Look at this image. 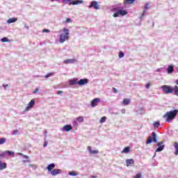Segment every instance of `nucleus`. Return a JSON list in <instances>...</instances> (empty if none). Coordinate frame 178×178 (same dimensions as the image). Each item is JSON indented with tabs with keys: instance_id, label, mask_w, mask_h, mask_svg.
I'll list each match as a JSON object with an SVG mask.
<instances>
[{
	"instance_id": "1",
	"label": "nucleus",
	"mask_w": 178,
	"mask_h": 178,
	"mask_svg": "<svg viewBox=\"0 0 178 178\" xmlns=\"http://www.w3.org/2000/svg\"><path fill=\"white\" fill-rule=\"evenodd\" d=\"M177 111L178 110H174L167 112L163 115V118L165 119V122L172 123V121L174 120V119H176V116H177Z\"/></svg>"
},
{
	"instance_id": "2",
	"label": "nucleus",
	"mask_w": 178,
	"mask_h": 178,
	"mask_svg": "<svg viewBox=\"0 0 178 178\" xmlns=\"http://www.w3.org/2000/svg\"><path fill=\"white\" fill-rule=\"evenodd\" d=\"M63 33H61L59 35V42H60L61 44H63V42H65V41H67V40H69V35H70V33H69V29H66V28H63Z\"/></svg>"
},
{
	"instance_id": "3",
	"label": "nucleus",
	"mask_w": 178,
	"mask_h": 178,
	"mask_svg": "<svg viewBox=\"0 0 178 178\" xmlns=\"http://www.w3.org/2000/svg\"><path fill=\"white\" fill-rule=\"evenodd\" d=\"M161 90H163L164 94H172L176 91V86L172 88L170 86L164 85L161 86Z\"/></svg>"
},
{
	"instance_id": "4",
	"label": "nucleus",
	"mask_w": 178,
	"mask_h": 178,
	"mask_svg": "<svg viewBox=\"0 0 178 178\" xmlns=\"http://www.w3.org/2000/svg\"><path fill=\"white\" fill-rule=\"evenodd\" d=\"M158 143L156 140V133L152 132V136H149V138L146 141V144H151V143Z\"/></svg>"
},
{
	"instance_id": "5",
	"label": "nucleus",
	"mask_w": 178,
	"mask_h": 178,
	"mask_svg": "<svg viewBox=\"0 0 178 178\" xmlns=\"http://www.w3.org/2000/svg\"><path fill=\"white\" fill-rule=\"evenodd\" d=\"M157 147H159L156 149V152H161V151H163L165 148V145H163V141H161L157 144Z\"/></svg>"
},
{
	"instance_id": "6",
	"label": "nucleus",
	"mask_w": 178,
	"mask_h": 178,
	"mask_svg": "<svg viewBox=\"0 0 178 178\" xmlns=\"http://www.w3.org/2000/svg\"><path fill=\"white\" fill-rule=\"evenodd\" d=\"M89 8L91 9V8H94V9H96V10H98L99 9V5H98V2L96 1H92L90 5L89 6Z\"/></svg>"
},
{
	"instance_id": "7",
	"label": "nucleus",
	"mask_w": 178,
	"mask_h": 178,
	"mask_svg": "<svg viewBox=\"0 0 178 178\" xmlns=\"http://www.w3.org/2000/svg\"><path fill=\"white\" fill-rule=\"evenodd\" d=\"M144 10L140 16V19H143V17L144 16H145V13H147V11L146 10H148V9H149V3H146L145 6H144Z\"/></svg>"
},
{
	"instance_id": "8",
	"label": "nucleus",
	"mask_w": 178,
	"mask_h": 178,
	"mask_svg": "<svg viewBox=\"0 0 178 178\" xmlns=\"http://www.w3.org/2000/svg\"><path fill=\"white\" fill-rule=\"evenodd\" d=\"M77 84H78V86H86V84H88V79H80L77 82Z\"/></svg>"
},
{
	"instance_id": "9",
	"label": "nucleus",
	"mask_w": 178,
	"mask_h": 178,
	"mask_svg": "<svg viewBox=\"0 0 178 178\" xmlns=\"http://www.w3.org/2000/svg\"><path fill=\"white\" fill-rule=\"evenodd\" d=\"M35 105V100L31 99V102L28 104V106L26 107L25 111H29L30 108H33Z\"/></svg>"
},
{
	"instance_id": "10",
	"label": "nucleus",
	"mask_w": 178,
	"mask_h": 178,
	"mask_svg": "<svg viewBox=\"0 0 178 178\" xmlns=\"http://www.w3.org/2000/svg\"><path fill=\"white\" fill-rule=\"evenodd\" d=\"M60 173H62V170L60 169H54L51 171L52 176H56V175H60Z\"/></svg>"
},
{
	"instance_id": "11",
	"label": "nucleus",
	"mask_w": 178,
	"mask_h": 178,
	"mask_svg": "<svg viewBox=\"0 0 178 178\" xmlns=\"http://www.w3.org/2000/svg\"><path fill=\"white\" fill-rule=\"evenodd\" d=\"M101 99L99 98H95L92 102H91V107L94 108L98 105V102H99Z\"/></svg>"
},
{
	"instance_id": "12",
	"label": "nucleus",
	"mask_w": 178,
	"mask_h": 178,
	"mask_svg": "<svg viewBox=\"0 0 178 178\" xmlns=\"http://www.w3.org/2000/svg\"><path fill=\"white\" fill-rule=\"evenodd\" d=\"M73 127L72 125H65L62 128V131H70V130H72Z\"/></svg>"
},
{
	"instance_id": "13",
	"label": "nucleus",
	"mask_w": 178,
	"mask_h": 178,
	"mask_svg": "<svg viewBox=\"0 0 178 178\" xmlns=\"http://www.w3.org/2000/svg\"><path fill=\"white\" fill-rule=\"evenodd\" d=\"M88 151H89V152L91 155H95V154H99V151L92 150V149H91V146L88 147Z\"/></svg>"
},
{
	"instance_id": "14",
	"label": "nucleus",
	"mask_w": 178,
	"mask_h": 178,
	"mask_svg": "<svg viewBox=\"0 0 178 178\" xmlns=\"http://www.w3.org/2000/svg\"><path fill=\"white\" fill-rule=\"evenodd\" d=\"M173 72H175V67H173V65H169L167 68V73H168V74H170L171 73H173Z\"/></svg>"
},
{
	"instance_id": "15",
	"label": "nucleus",
	"mask_w": 178,
	"mask_h": 178,
	"mask_svg": "<svg viewBox=\"0 0 178 178\" xmlns=\"http://www.w3.org/2000/svg\"><path fill=\"white\" fill-rule=\"evenodd\" d=\"M126 163H127V168H129V166H131V165H134V160L128 159L126 160Z\"/></svg>"
},
{
	"instance_id": "16",
	"label": "nucleus",
	"mask_w": 178,
	"mask_h": 178,
	"mask_svg": "<svg viewBox=\"0 0 178 178\" xmlns=\"http://www.w3.org/2000/svg\"><path fill=\"white\" fill-rule=\"evenodd\" d=\"M74 62H76V60L74 58H70L63 61L66 65H67V63H74Z\"/></svg>"
},
{
	"instance_id": "17",
	"label": "nucleus",
	"mask_w": 178,
	"mask_h": 178,
	"mask_svg": "<svg viewBox=\"0 0 178 178\" xmlns=\"http://www.w3.org/2000/svg\"><path fill=\"white\" fill-rule=\"evenodd\" d=\"M6 163H2L0 160V170H3V169H6Z\"/></svg>"
},
{
	"instance_id": "18",
	"label": "nucleus",
	"mask_w": 178,
	"mask_h": 178,
	"mask_svg": "<svg viewBox=\"0 0 178 178\" xmlns=\"http://www.w3.org/2000/svg\"><path fill=\"white\" fill-rule=\"evenodd\" d=\"M83 0H78V1H72L70 5H79L80 3H83Z\"/></svg>"
},
{
	"instance_id": "19",
	"label": "nucleus",
	"mask_w": 178,
	"mask_h": 178,
	"mask_svg": "<svg viewBox=\"0 0 178 178\" xmlns=\"http://www.w3.org/2000/svg\"><path fill=\"white\" fill-rule=\"evenodd\" d=\"M54 168H55V163H51L47 167V169L49 172H52Z\"/></svg>"
},
{
	"instance_id": "20",
	"label": "nucleus",
	"mask_w": 178,
	"mask_h": 178,
	"mask_svg": "<svg viewBox=\"0 0 178 178\" xmlns=\"http://www.w3.org/2000/svg\"><path fill=\"white\" fill-rule=\"evenodd\" d=\"M77 81H78L77 79H70V86H74V85L77 84V83L79 82Z\"/></svg>"
},
{
	"instance_id": "21",
	"label": "nucleus",
	"mask_w": 178,
	"mask_h": 178,
	"mask_svg": "<svg viewBox=\"0 0 178 178\" xmlns=\"http://www.w3.org/2000/svg\"><path fill=\"white\" fill-rule=\"evenodd\" d=\"M130 152V147H126L121 152L122 154H127Z\"/></svg>"
},
{
	"instance_id": "22",
	"label": "nucleus",
	"mask_w": 178,
	"mask_h": 178,
	"mask_svg": "<svg viewBox=\"0 0 178 178\" xmlns=\"http://www.w3.org/2000/svg\"><path fill=\"white\" fill-rule=\"evenodd\" d=\"M118 13L121 16H126V15H127V11L123 10H118Z\"/></svg>"
},
{
	"instance_id": "23",
	"label": "nucleus",
	"mask_w": 178,
	"mask_h": 178,
	"mask_svg": "<svg viewBox=\"0 0 178 178\" xmlns=\"http://www.w3.org/2000/svg\"><path fill=\"white\" fill-rule=\"evenodd\" d=\"M15 22H17V18H10L8 21L7 23L8 24H10L11 23H15Z\"/></svg>"
},
{
	"instance_id": "24",
	"label": "nucleus",
	"mask_w": 178,
	"mask_h": 178,
	"mask_svg": "<svg viewBox=\"0 0 178 178\" xmlns=\"http://www.w3.org/2000/svg\"><path fill=\"white\" fill-rule=\"evenodd\" d=\"M174 147L175 149V155H178V143L177 142L175 143Z\"/></svg>"
},
{
	"instance_id": "25",
	"label": "nucleus",
	"mask_w": 178,
	"mask_h": 178,
	"mask_svg": "<svg viewBox=\"0 0 178 178\" xmlns=\"http://www.w3.org/2000/svg\"><path fill=\"white\" fill-rule=\"evenodd\" d=\"M130 104V99H124L122 102V105H129Z\"/></svg>"
},
{
	"instance_id": "26",
	"label": "nucleus",
	"mask_w": 178,
	"mask_h": 178,
	"mask_svg": "<svg viewBox=\"0 0 178 178\" xmlns=\"http://www.w3.org/2000/svg\"><path fill=\"white\" fill-rule=\"evenodd\" d=\"M134 0H124V5H131V3H134Z\"/></svg>"
},
{
	"instance_id": "27",
	"label": "nucleus",
	"mask_w": 178,
	"mask_h": 178,
	"mask_svg": "<svg viewBox=\"0 0 178 178\" xmlns=\"http://www.w3.org/2000/svg\"><path fill=\"white\" fill-rule=\"evenodd\" d=\"M154 128V129H158V127H159V126H161V122H159V121L155 122L153 124Z\"/></svg>"
},
{
	"instance_id": "28",
	"label": "nucleus",
	"mask_w": 178,
	"mask_h": 178,
	"mask_svg": "<svg viewBox=\"0 0 178 178\" xmlns=\"http://www.w3.org/2000/svg\"><path fill=\"white\" fill-rule=\"evenodd\" d=\"M77 122H79V123H81L83 122H84V118L79 116L76 118Z\"/></svg>"
},
{
	"instance_id": "29",
	"label": "nucleus",
	"mask_w": 178,
	"mask_h": 178,
	"mask_svg": "<svg viewBox=\"0 0 178 178\" xmlns=\"http://www.w3.org/2000/svg\"><path fill=\"white\" fill-rule=\"evenodd\" d=\"M6 143V138H0V145H2V144H5Z\"/></svg>"
},
{
	"instance_id": "30",
	"label": "nucleus",
	"mask_w": 178,
	"mask_h": 178,
	"mask_svg": "<svg viewBox=\"0 0 178 178\" xmlns=\"http://www.w3.org/2000/svg\"><path fill=\"white\" fill-rule=\"evenodd\" d=\"M6 156L8 155V156H12V155H15V152H10V151H6Z\"/></svg>"
},
{
	"instance_id": "31",
	"label": "nucleus",
	"mask_w": 178,
	"mask_h": 178,
	"mask_svg": "<svg viewBox=\"0 0 178 178\" xmlns=\"http://www.w3.org/2000/svg\"><path fill=\"white\" fill-rule=\"evenodd\" d=\"M68 175H69L70 176H77V175H79V173H76L74 171H72V172H70L68 173Z\"/></svg>"
},
{
	"instance_id": "32",
	"label": "nucleus",
	"mask_w": 178,
	"mask_h": 178,
	"mask_svg": "<svg viewBox=\"0 0 178 178\" xmlns=\"http://www.w3.org/2000/svg\"><path fill=\"white\" fill-rule=\"evenodd\" d=\"M1 42H9V39L8 38H3L1 39Z\"/></svg>"
},
{
	"instance_id": "33",
	"label": "nucleus",
	"mask_w": 178,
	"mask_h": 178,
	"mask_svg": "<svg viewBox=\"0 0 178 178\" xmlns=\"http://www.w3.org/2000/svg\"><path fill=\"white\" fill-rule=\"evenodd\" d=\"M104 122H106V117H102L100 120H99V123H104Z\"/></svg>"
},
{
	"instance_id": "34",
	"label": "nucleus",
	"mask_w": 178,
	"mask_h": 178,
	"mask_svg": "<svg viewBox=\"0 0 178 178\" xmlns=\"http://www.w3.org/2000/svg\"><path fill=\"white\" fill-rule=\"evenodd\" d=\"M54 72H50L44 76L45 79H48V77H51V76H54Z\"/></svg>"
},
{
	"instance_id": "35",
	"label": "nucleus",
	"mask_w": 178,
	"mask_h": 178,
	"mask_svg": "<svg viewBox=\"0 0 178 178\" xmlns=\"http://www.w3.org/2000/svg\"><path fill=\"white\" fill-rule=\"evenodd\" d=\"M6 156V152H3L0 154V158H5Z\"/></svg>"
},
{
	"instance_id": "36",
	"label": "nucleus",
	"mask_w": 178,
	"mask_h": 178,
	"mask_svg": "<svg viewBox=\"0 0 178 178\" xmlns=\"http://www.w3.org/2000/svg\"><path fill=\"white\" fill-rule=\"evenodd\" d=\"M175 95H177V97H178V86H175Z\"/></svg>"
},
{
	"instance_id": "37",
	"label": "nucleus",
	"mask_w": 178,
	"mask_h": 178,
	"mask_svg": "<svg viewBox=\"0 0 178 178\" xmlns=\"http://www.w3.org/2000/svg\"><path fill=\"white\" fill-rule=\"evenodd\" d=\"M123 56H124V53H123V51H120L119 58H123Z\"/></svg>"
},
{
	"instance_id": "38",
	"label": "nucleus",
	"mask_w": 178,
	"mask_h": 178,
	"mask_svg": "<svg viewBox=\"0 0 178 178\" xmlns=\"http://www.w3.org/2000/svg\"><path fill=\"white\" fill-rule=\"evenodd\" d=\"M119 11H118L117 13H114L113 14V17H119Z\"/></svg>"
},
{
	"instance_id": "39",
	"label": "nucleus",
	"mask_w": 178,
	"mask_h": 178,
	"mask_svg": "<svg viewBox=\"0 0 178 178\" xmlns=\"http://www.w3.org/2000/svg\"><path fill=\"white\" fill-rule=\"evenodd\" d=\"M29 168H32V169H36L37 168V165H33V164H30Z\"/></svg>"
},
{
	"instance_id": "40",
	"label": "nucleus",
	"mask_w": 178,
	"mask_h": 178,
	"mask_svg": "<svg viewBox=\"0 0 178 178\" xmlns=\"http://www.w3.org/2000/svg\"><path fill=\"white\" fill-rule=\"evenodd\" d=\"M145 88L147 90H149V88H151V84L149 83H147L146 86H145Z\"/></svg>"
},
{
	"instance_id": "41",
	"label": "nucleus",
	"mask_w": 178,
	"mask_h": 178,
	"mask_svg": "<svg viewBox=\"0 0 178 178\" xmlns=\"http://www.w3.org/2000/svg\"><path fill=\"white\" fill-rule=\"evenodd\" d=\"M51 31L49 29H43L42 33H50Z\"/></svg>"
},
{
	"instance_id": "42",
	"label": "nucleus",
	"mask_w": 178,
	"mask_h": 178,
	"mask_svg": "<svg viewBox=\"0 0 178 178\" xmlns=\"http://www.w3.org/2000/svg\"><path fill=\"white\" fill-rule=\"evenodd\" d=\"M17 133H19V131H18V130H15V131H13V134L14 136H16V134H17Z\"/></svg>"
},
{
	"instance_id": "43",
	"label": "nucleus",
	"mask_w": 178,
	"mask_h": 178,
	"mask_svg": "<svg viewBox=\"0 0 178 178\" xmlns=\"http://www.w3.org/2000/svg\"><path fill=\"white\" fill-rule=\"evenodd\" d=\"M39 90L40 89L38 88H36L35 91H33V94H37Z\"/></svg>"
},
{
	"instance_id": "44",
	"label": "nucleus",
	"mask_w": 178,
	"mask_h": 178,
	"mask_svg": "<svg viewBox=\"0 0 178 178\" xmlns=\"http://www.w3.org/2000/svg\"><path fill=\"white\" fill-rule=\"evenodd\" d=\"M65 22L66 23H70L72 22V19H70V18H67Z\"/></svg>"
},
{
	"instance_id": "45",
	"label": "nucleus",
	"mask_w": 178,
	"mask_h": 178,
	"mask_svg": "<svg viewBox=\"0 0 178 178\" xmlns=\"http://www.w3.org/2000/svg\"><path fill=\"white\" fill-rule=\"evenodd\" d=\"M134 178H141V174H137Z\"/></svg>"
},
{
	"instance_id": "46",
	"label": "nucleus",
	"mask_w": 178,
	"mask_h": 178,
	"mask_svg": "<svg viewBox=\"0 0 178 178\" xmlns=\"http://www.w3.org/2000/svg\"><path fill=\"white\" fill-rule=\"evenodd\" d=\"M113 92H115V94L118 93V89H116L115 88H113Z\"/></svg>"
},
{
	"instance_id": "47",
	"label": "nucleus",
	"mask_w": 178,
	"mask_h": 178,
	"mask_svg": "<svg viewBox=\"0 0 178 178\" xmlns=\"http://www.w3.org/2000/svg\"><path fill=\"white\" fill-rule=\"evenodd\" d=\"M47 145H48V142L47 141H44V143L43 144V147H47Z\"/></svg>"
},
{
	"instance_id": "48",
	"label": "nucleus",
	"mask_w": 178,
	"mask_h": 178,
	"mask_svg": "<svg viewBox=\"0 0 178 178\" xmlns=\"http://www.w3.org/2000/svg\"><path fill=\"white\" fill-rule=\"evenodd\" d=\"M57 94H58V95L63 94V91H62V90H58V91L57 92Z\"/></svg>"
},
{
	"instance_id": "49",
	"label": "nucleus",
	"mask_w": 178,
	"mask_h": 178,
	"mask_svg": "<svg viewBox=\"0 0 178 178\" xmlns=\"http://www.w3.org/2000/svg\"><path fill=\"white\" fill-rule=\"evenodd\" d=\"M122 113H126V109H122L121 111Z\"/></svg>"
},
{
	"instance_id": "50",
	"label": "nucleus",
	"mask_w": 178,
	"mask_h": 178,
	"mask_svg": "<svg viewBox=\"0 0 178 178\" xmlns=\"http://www.w3.org/2000/svg\"><path fill=\"white\" fill-rule=\"evenodd\" d=\"M3 87H4V88H6V87H8V84H6V85L3 84Z\"/></svg>"
},
{
	"instance_id": "51",
	"label": "nucleus",
	"mask_w": 178,
	"mask_h": 178,
	"mask_svg": "<svg viewBox=\"0 0 178 178\" xmlns=\"http://www.w3.org/2000/svg\"><path fill=\"white\" fill-rule=\"evenodd\" d=\"M67 1H70L72 0H63V2H67Z\"/></svg>"
},
{
	"instance_id": "52",
	"label": "nucleus",
	"mask_w": 178,
	"mask_h": 178,
	"mask_svg": "<svg viewBox=\"0 0 178 178\" xmlns=\"http://www.w3.org/2000/svg\"><path fill=\"white\" fill-rule=\"evenodd\" d=\"M73 124H77V122H76V121H74V122H73Z\"/></svg>"
},
{
	"instance_id": "53",
	"label": "nucleus",
	"mask_w": 178,
	"mask_h": 178,
	"mask_svg": "<svg viewBox=\"0 0 178 178\" xmlns=\"http://www.w3.org/2000/svg\"><path fill=\"white\" fill-rule=\"evenodd\" d=\"M25 28L27 29V30H29V26L26 24H25Z\"/></svg>"
},
{
	"instance_id": "54",
	"label": "nucleus",
	"mask_w": 178,
	"mask_h": 178,
	"mask_svg": "<svg viewBox=\"0 0 178 178\" xmlns=\"http://www.w3.org/2000/svg\"><path fill=\"white\" fill-rule=\"evenodd\" d=\"M156 72H161V69H157Z\"/></svg>"
},
{
	"instance_id": "55",
	"label": "nucleus",
	"mask_w": 178,
	"mask_h": 178,
	"mask_svg": "<svg viewBox=\"0 0 178 178\" xmlns=\"http://www.w3.org/2000/svg\"><path fill=\"white\" fill-rule=\"evenodd\" d=\"M24 158H26V159H29V156H24Z\"/></svg>"
},
{
	"instance_id": "56",
	"label": "nucleus",
	"mask_w": 178,
	"mask_h": 178,
	"mask_svg": "<svg viewBox=\"0 0 178 178\" xmlns=\"http://www.w3.org/2000/svg\"><path fill=\"white\" fill-rule=\"evenodd\" d=\"M113 10H118V8H113Z\"/></svg>"
},
{
	"instance_id": "57",
	"label": "nucleus",
	"mask_w": 178,
	"mask_h": 178,
	"mask_svg": "<svg viewBox=\"0 0 178 178\" xmlns=\"http://www.w3.org/2000/svg\"><path fill=\"white\" fill-rule=\"evenodd\" d=\"M176 84H177V86H178V79H177V81H176Z\"/></svg>"
},
{
	"instance_id": "58",
	"label": "nucleus",
	"mask_w": 178,
	"mask_h": 178,
	"mask_svg": "<svg viewBox=\"0 0 178 178\" xmlns=\"http://www.w3.org/2000/svg\"><path fill=\"white\" fill-rule=\"evenodd\" d=\"M92 178H97V176H92Z\"/></svg>"
},
{
	"instance_id": "59",
	"label": "nucleus",
	"mask_w": 178,
	"mask_h": 178,
	"mask_svg": "<svg viewBox=\"0 0 178 178\" xmlns=\"http://www.w3.org/2000/svg\"><path fill=\"white\" fill-rule=\"evenodd\" d=\"M23 162H24V163H26V162H27V161L24 160Z\"/></svg>"
},
{
	"instance_id": "60",
	"label": "nucleus",
	"mask_w": 178,
	"mask_h": 178,
	"mask_svg": "<svg viewBox=\"0 0 178 178\" xmlns=\"http://www.w3.org/2000/svg\"><path fill=\"white\" fill-rule=\"evenodd\" d=\"M51 2H54V1H58V0H51Z\"/></svg>"
},
{
	"instance_id": "61",
	"label": "nucleus",
	"mask_w": 178,
	"mask_h": 178,
	"mask_svg": "<svg viewBox=\"0 0 178 178\" xmlns=\"http://www.w3.org/2000/svg\"><path fill=\"white\" fill-rule=\"evenodd\" d=\"M134 2H136V0H134Z\"/></svg>"
}]
</instances>
